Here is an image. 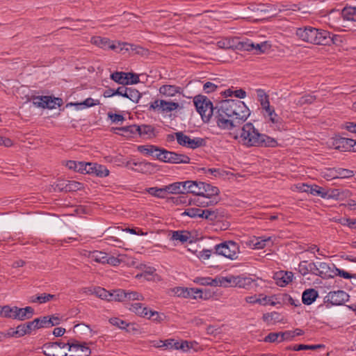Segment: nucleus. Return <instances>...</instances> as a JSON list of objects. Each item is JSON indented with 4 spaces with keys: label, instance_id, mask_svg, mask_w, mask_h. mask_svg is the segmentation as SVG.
<instances>
[{
    "label": "nucleus",
    "instance_id": "680f3d73",
    "mask_svg": "<svg viewBox=\"0 0 356 356\" xmlns=\"http://www.w3.org/2000/svg\"><path fill=\"white\" fill-rule=\"evenodd\" d=\"M55 298V295L42 293L38 295V302L42 304L49 302Z\"/></svg>",
    "mask_w": 356,
    "mask_h": 356
},
{
    "label": "nucleus",
    "instance_id": "bb28decb",
    "mask_svg": "<svg viewBox=\"0 0 356 356\" xmlns=\"http://www.w3.org/2000/svg\"><path fill=\"white\" fill-rule=\"evenodd\" d=\"M309 193L315 195V196H319L324 199H330L333 197V195L330 194L329 191H326L325 188L313 184L311 185L310 189H309Z\"/></svg>",
    "mask_w": 356,
    "mask_h": 356
},
{
    "label": "nucleus",
    "instance_id": "69168bd1",
    "mask_svg": "<svg viewBox=\"0 0 356 356\" xmlns=\"http://www.w3.org/2000/svg\"><path fill=\"white\" fill-rule=\"evenodd\" d=\"M281 342L284 341L291 340L293 338L294 334L292 331L288 330L285 332H280Z\"/></svg>",
    "mask_w": 356,
    "mask_h": 356
},
{
    "label": "nucleus",
    "instance_id": "de8ad7c7",
    "mask_svg": "<svg viewBox=\"0 0 356 356\" xmlns=\"http://www.w3.org/2000/svg\"><path fill=\"white\" fill-rule=\"evenodd\" d=\"M264 116L266 118H268L269 121H270L273 124H278L280 122V118L275 113L274 108L270 109L269 111L264 112Z\"/></svg>",
    "mask_w": 356,
    "mask_h": 356
},
{
    "label": "nucleus",
    "instance_id": "dca6fc26",
    "mask_svg": "<svg viewBox=\"0 0 356 356\" xmlns=\"http://www.w3.org/2000/svg\"><path fill=\"white\" fill-rule=\"evenodd\" d=\"M326 298L332 305H341L348 300L349 296L345 291L338 290L329 292Z\"/></svg>",
    "mask_w": 356,
    "mask_h": 356
},
{
    "label": "nucleus",
    "instance_id": "a19ab883",
    "mask_svg": "<svg viewBox=\"0 0 356 356\" xmlns=\"http://www.w3.org/2000/svg\"><path fill=\"white\" fill-rule=\"evenodd\" d=\"M111 301L123 302L126 300V291L123 289L113 290L111 292Z\"/></svg>",
    "mask_w": 356,
    "mask_h": 356
},
{
    "label": "nucleus",
    "instance_id": "72a5a7b5",
    "mask_svg": "<svg viewBox=\"0 0 356 356\" xmlns=\"http://www.w3.org/2000/svg\"><path fill=\"white\" fill-rule=\"evenodd\" d=\"M119 51H122V50H125L127 51H135L136 54H141L144 49L138 45H135L133 44L127 43V42H118Z\"/></svg>",
    "mask_w": 356,
    "mask_h": 356
},
{
    "label": "nucleus",
    "instance_id": "79ce46f5",
    "mask_svg": "<svg viewBox=\"0 0 356 356\" xmlns=\"http://www.w3.org/2000/svg\"><path fill=\"white\" fill-rule=\"evenodd\" d=\"M201 209L196 207H188L184 209V211L181 213V216H187L191 218H195L197 217H200Z\"/></svg>",
    "mask_w": 356,
    "mask_h": 356
},
{
    "label": "nucleus",
    "instance_id": "6e6d98bb",
    "mask_svg": "<svg viewBox=\"0 0 356 356\" xmlns=\"http://www.w3.org/2000/svg\"><path fill=\"white\" fill-rule=\"evenodd\" d=\"M214 254V248L213 250H209V249H203L202 251L199 252L198 258L200 260H207L209 259L211 256H213Z\"/></svg>",
    "mask_w": 356,
    "mask_h": 356
},
{
    "label": "nucleus",
    "instance_id": "473e14b6",
    "mask_svg": "<svg viewBox=\"0 0 356 356\" xmlns=\"http://www.w3.org/2000/svg\"><path fill=\"white\" fill-rule=\"evenodd\" d=\"M129 74L130 72H115L111 74V79L119 84L128 85Z\"/></svg>",
    "mask_w": 356,
    "mask_h": 356
},
{
    "label": "nucleus",
    "instance_id": "f8f14e48",
    "mask_svg": "<svg viewBox=\"0 0 356 356\" xmlns=\"http://www.w3.org/2000/svg\"><path fill=\"white\" fill-rule=\"evenodd\" d=\"M122 129L130 131L132 134H138L140 136H146L148 138L156 136L154 127L149 124H134L127 127H124Z\"/></svg>",
    "mask_w": 356,
    "mask_h": 356
},
{
    "label": "nucleus",
    "instance_id": "774afa93",
    "mask_svg": "<svg viewBox=\"0 0 356 356\" xmlns=\"http://www.w3.org/2000/svg\"><path fill=\"white\" fill-rule=\"evenodd\" d=\"M121 263V260L118 258L113 257V256H108L107 257V259L106 261V264H110L113 266H117L120 265Z\"/></svg>",
    "mask_w": 356,
    "mask_h": 356
},
{
    "label": "nucleus",
    "instance_id": "6ab92c4d",
    "mask_svg": "<svg viewBox=\"0 0 356 356\" xmlns=\"http://www.w3.org/2000/svg\"><path fill=\"white\" fill-rule=\"evenodd\" d=\"M87 174L98 177H106L109 175V170L103 165L97 163H88Z\"/></svg>",
    "mask_w": 356,
    "mask_h": 356
},
{
    "label": "nucleus",
    "instance_id": "5701e85b",
    "mask_svg": "<svg viewBox=\"0 0 356 356\" xmlns=\"http://www.w3.org/2000/svg\"><path fill=\"white\" fill-rule=\"evenodd\" d=\"M318 276L323 278L334 277L333 270L334 268V264H329L326 262H318Z\"/></svg>",
    "mask_w": 356,
    "mask_h": 356
},
{
    "label": "nucleus",
    "instance_id": "8fccbe9b",
    "mask_svg": "<svg viewBox=\"0 0 356 356\" xmlns=\"http://www.w3.org/2000/svg\"><path fill=\"white\" fill-rule=\"evenodd\" d=\"M209 220H214L217 218V213L210 209H201L200 217Z\"/></svg>",
    "mask_w": 356,
    "mask_h": 356
},
{
    "label": "nucleus",
    "instance_id": "58836bf2",
    "mask_svg": "<svg viewBox=\"0 0 356 356\" xmlns=\"http://www.w3.org/2000/svg\"><path fill=\"white\" fill-rule=\"evenodd\" d=\"M194 282L202 286H218L216 278L213 279L210 277H198L195 278Z\"/></svg>",
    "mask_w": 356,
    "mask_h": 356
},
{
    "label": "nucleus",
    "instance_id": "0e129e2a",
    "mask_svg": "<svg viewBox=\"0 0 356 356\" xmlns=\"http://www.w3.org/2000/svg\"><path fill=\"white\" fill-rule=\"evenodd\" d=\"M217 87L218 86L215 83L208 81L204 84L203 90L206 93H210L214 92L216 90Z\"/></svg>",
    "mask_w": 356,
    "mask_h": 356
},
{
    "label": "nucleus",
    "instance_id": "4be33fe9",
    "mask_svg": "<svg viewBox=\"0 0 356 356\" xmlns=\"http://www.w3.org/2000/svg\"><path fill=\"white\" fill-rule=\"evenodd\" d=\"M271 241V237L253 236L246 241V245L252 249L261 250L266 246V243Z\"/></svg>",
    "mask_w": 356,
    "mask_h": 356
},
{
    "label": "nucleus",
    "instance_id": "c9c22d12",
    "mask_svg": "<svg viewBox=\"0 0 356 356\" xmlns=\"http://www.w3.org/2000/svg\"><path fill=\"white\" fill-rule=\"evenodd\" d=\"M190 238V233L186 231H174L172 232L171 239L179 241L181 243L187 242Z\"/></svg>",
    "mask_w": 356,
    "mask_h": 356
},
{
    "label": "nucleus",
    "instance_id": "bf43d9fd",
    "mask_svg": "<svg viewBox=\"0 0 356 356\" xmlns=\"http://www.w3.org/2000/svg\"><path fill=\"white\" fill-rule=\"evenodd\" d=\"M270 46L267 42L254 44V50L257 53H264Z\"/></svg>",
    "mask_w": 356,
    "mask_h": 356
},
{
    "label": "nucleus",
    "instance_id": "c756f323",
    "mask_svg": "<svg viewBox=\"0 0 356 356\" xmlns=\"http://www.w3.org/2000/svg\"><path fill=\"white\" fill-rule=\"evenodd\" d=\"M108 254L104 252L95 250L90 252L88 254V258L91 261L106 264Z\"/></svg>",
    "mask_w": 356,
    "mask_h": 356
},
{
    "label": "nucleus",
    "instance_id": "2f4dec72",
    "mask_svg": "<svg viewBox=\"0 0 356 356\" xmlns=\"http://www.w3.org/2000/svg\"><path fill=\"white\" fill-rule=\"evenodd\" d=\"M253 282L254 280L250 277L237 275L236 276L235 287L248 289L252 286Z\"/></svg>",
    "mask_w": 356,
    "mask_h": 356
},
{
    "label": "nucleus",
    "instance_id": "ea45409f",
    "mask_svg": "<svg viewBox=\"0 0 356 356\" xmlns=\"http://www.w3.org/2000/svg\"><path fill=\"white\" fill-rule=\"evenodd\" d=\"M92 293L95 294L98 298H99L102 300L111 301V291L106 290L104 288L95 287V288H94Z\"/></svg>",
    "mask_w": 356,
    "mask_h": 356
},
{
    "label": "nucleus",
    "instance_id": "f257e3e1",
    "mask_svg": "<svg viewBox=\"0 0 356 356\" xmlns=\"http://www.w3.org/2000/svg\"><path fill=\"white\" fill-rule=\"evenodd\" d=\"M233 138L245 147H269L278 145L277 141L266 134H260L254 126L248 122L243 124L238 134H233Z\"/></svg>",
    "mask_w": 356,
    "mask_h": 356
},
{
    "label": "nucleus",
    "instance_id": "393cba45",
    "mask_svg": "<svg viewBox=\"0 0 356 356\" xmlns=\"http://www.w3.org/2000/svg\"><path fill=\"white\" fill-rule=\"evenodd\" d=\"M235 49L240 51H254V43L249 39L240 40L235 38Z\"/></svg>",
    "mask_w": 356,
    "mask_h": 356
},
{
    "label": "nucleus",
    "instance_id": "052dcab7",
    "mask_svg": "<svg viewBox=\"0 0 356 356\" xmlns=\"http://www.w3.org/2000/svg\"><path fill=\"white\" fill-rule=\"evenodd\" d=\"M1 311L2 312V316L3 317L13 318V315H14L13 307H10L8 305L3 306L1 307Z\"/></svg>",
    "mask_w": 356,
    "mask_h": 356
},
{
    "label": "nucleus",
    "instance_id": "9b49d317",
    "mask_svg": "<svg viewBox=\"0 0 356 356\" xmlns=\"http://www.w3.org/2000/svg\"><path fill=\"white\" fill-rule=\"evenodd\" d=\"M33 104L37 107L53 109L56 106H60L63 100L60 98H53L49 96H36L33 98Z\"/></svg>",
    "mask_w": 356,
    "mask_h": 356
},
{
    "label": "nucleus",
    "instance_id": "423d86ee",
    "mask_svg": "<svg viewBox=\"0 0 356 356\" xmlns=\"http://www.w3.org/2000/svg\"><path fill=\"white\" fill-rule=\"evenodd\" d=\"M240 253L239 245L234 241H225L214 246V254L230 260L238 259Z\"/></svg>",
    "mask_w": 356,
    "mask_h": 356
},
{
    "label": "nucleus",
    "instance_id": "412c9836",
    "mask_svg": "<svg viewBox=\"0 0 356 356\" xmlns=\"http://www.w3.org/2000/svg\"><path fill=\"white\" fill-rule=\"evenodd\" d=\"M159 92L165 97H173L177 94H181L183 88L175 85L164 84L159 87Z\"/></svg>",
    "mask_w": 356,
    "mask_h": 356
},
{
    "label": "nucleus",
    "instance_id": "b1692460",
    "mask_svg": "<svg viewBox=\"0 0 356 356\" xmlns=\"http://www.w3.org/2000/svg\"><path fill=\"white\" fill-rule=\"evenodd\" d=\"M163 148L154 145H139L137 149L139 152L148 156H154L157 160V155L162 151Z\"/></svg>",
    "mask_w": 356,
    "mask_h": 356
},
{
    "label": "nucleus",
    "instance_id": "37998d69",
    "mask_svg": "<svg viewBox=\"0 0 356 356\" xmlns=\"http://www.w3.org/2000/svg\"><path fill=\"white\" fill-rule=\"evenodd\" d=\"M42 353L46 356H62V354L58 353V350L54 348L51 343H47L42 346Z\"/></svg>",
    "mask_w": 356,
    "mask_h": 356
},
{
    "label": "nucleus",
    "instance_id": "39448f33",
    "mask_svg": "<svg viewBox=\"0 0 356 356\" xmlns=\"http://www.w3.org/2000/svg\"><path fill=\"white\" fill-rule=\"evenodd\" d=\"M193 103L204 121H209L212 116L214 117L216 108H213L211 101L207 97L202 95H196L193 98Z\"/></svg>",
    "mask_w": 356,
    "mask_h": 356
},
{
    "label": "nucleus",
    "instance_id": "2eb2a0df",
    "mask_svg": "<svg viewBox=\"0 0 356 356\" xmlns=\"http://www.w3.org/2000/svg\"><path fill=\"white\" fill-rule=\"evenodd\" d=\"M91 42L104 49H111L116 51H119L120 46H118V42H112L107 38L94 36L91 38Z\"/></svg>",
    "mask_w": 356,
    "mask_h": 356
},
{
    "label": "nucleus",
    "instance_id": "cd10ccee",
    "mask_svg": "<svg viewBox=\"0 0 356 356\" xmlns=\"http://www.w3.org/2000/svg\"><path fill=\"white\" fill-rule=\"evenodd\" d=\"M129 309L138 316L145 318L147 315L149 308L140 302H134L129 305Z\"/></svg>",
    "mask_w": 356,
    "mask_h": 356
},
{
    "label": "nucleus",
    "instance_id": "f3484780",
    "mask_svg": "<svg viewBox=\"0 0 356 356\" xmlns=\"http://www.w3.org/2000/svg\"><path fill=\"white\" fill-rule=\"evenodd\" d=\"M341 23L343 27H348L350 23L354 24L356 18V7L346 6L341 10Z\"/></svg>",
    "mask_w": 356,
    "mask_h": 356
},
{
    "label": "nucleus",
    "instance_id": "ddd939ff",
    "mask_svg": "<svg viewBox=\"0 0 356 356\" xmlns=\"http://www.w3.org/2000/svg\"><path fill=\"white\" fill-rule=\"evenodd\" d=\"M356 145V140L348 138L336 136L332 138V147L341 152L350 151Z\"/></svg>",
    "mask_w": 356,
    "mask_h": 356
},
{
    "label": "nucleus",
    "instance_id": "a18cd8bd",
    "mask_svg": "<svg viewBox=\"0 0 356 356\" xmlns=\"http://www.w3.org/2000/svg\"><path fill=\"white\" fill-rule=\"evenodd\" d=\"M181 184L179 181L174 182L169 185L165 186L168 194H181Z\"/></svg>",
    "mask_w": 356,
    "mask_h": 356
},
{
    "label": "nucleus",
    "instance_id": "aec40b11",
    "mask_svg": "<svg viewBox=\"0 0 356 356\" xmlns=\"http://www.w3.org/2000/svg\"><path fill=\"white\" fill-rule=\"evenodd\" d=\"M14 315H13V319H17L19 321H24L30 319L34 314V309L31 307H26L24 308H19L17 307H13Z\"/></svg>",
    "mask_w": 356,
    "mask_h": 356
},
{
    "label": "nucleus",
    "instance_id": "7ed1b4c3",
    "mask_svg": "<svg viewBox=\"0 0 356 356\" xmlns=\"http://www.w3.org/2000/svg\"><path fill=\"white\" fill-rule=\"evenodd\" d=\"M295 35L298 40L312 44L329 45L334 42V35L326 30L317 29L311 26L296 28Z\"/></svg>",
    "mask_w": 356,
    "mask_h": 356
},
{
    "label": "nucleus",
    "instance_id": "4d7b16f0",
    "mask_svg": "<svg viewBox=\"0 0 356 356\" xmlns=\"http://www.w3.org/2000/svg\"><path fill=\"white\" fill-rule=\"evenodd\" d=\"M109 322L114 326H116L120 329H126L128 324L123 320L118 318H111L109 319Z\"/></svg>",
    "mask_w": 356,
    "mask_h": 356
},
{
    "label": "nucleus",
    "instance_id": "49530a36",
    "mask_svg": "<svg viewBox=\"0 0 356 356\" xmlns=\"http://www.w3.org/2000/svg\"><path fill=\"white\" fill-rule=\"evenodd\" d=\"M163 314H159L156 311H153L149 309L147 312V315L145 318L152 320L154 323H161L163 318H162Z\"/></svg>",
    "mask_w": 356,
    "mask_h": 356
},
{
    "label": "nucleus",
    "instance_id": "4468645a",
    "mask_svg": "<svg viewBox=\"0 0 356 356\" xmlns=\"http://www.w3.org/2000/svg\"><path fill=\"white\" fill-rule=\"evenodd\" d=\"M115 93H117L118 95L126 97L135 103H137L142 97L138 90L124 86L118 87L117 90H115Z\"/></svg>",
    "mask_w": 356,
    "mask_h": 356
},
{
    "label": "nucleus",
    "instance_id": "5fc2aeb1",
    "mask_svg": "<svg viewBox=\"0 0 356 356\" xmlns=\"http://www.w3.org/2000/svg\"><path fill=\"white\" fill-rule=\"evenodd\" d=\"M298 270L302 275H307L309 273V262L308 261H300Z\"/></svg>",
    "mask_w": 356,
    "mask_h": 356
},
{
    "label": "nucleus",
    "instance_id": "e2e57ef3",
    "mask_svg": "<svg viewBox=\"0 0 356 356\" xmlns=\"http://www.w3.org/2000/svg\"><path fill=\"white\" fill-rule=\"evenodd\" d=\"M108 117L112 121V122H114V123H118L119 122H123L124 120V116L120 114L108 113Z\"/></svg>",
    "mask_w": 356,
    "mask_h": 356
},
{
    "label": "nucleus",
    "instance_id": "c85d7f7f",
    "mask_svg": "<svg viewBox=\"0 0 356 356\" xmlns=\"http://www.w3.org/2000/svg\"><path fill=\"white\" fill-rule=\"evenodd\" d=\"M318 294L317 291L314 289L305 290L302 293V300L305 305H309L312 304L318 297Z\"/></svg>",
    "mask_w": 356,
    "mask_h": 356
},
{
    "label": "nucleus",
    "instance_id": "f03ea898",
    "mask_svg": "<svg viewBox=\"0 0 356 356\" xmlns=\"http://www.w3.org/2000/svg\"><path fill=\"white\" fill-rule=\"evenodd\" d=\"M189 186V193L197 196L189 200L190 205L194 204L197 207H207L218 202V188L198 180H191Z\"/></svg>",
    "mask_w": 356,
    "mask_h": 356
},
{
    "label": "nucleus",
    "instance_id": "e433bc0d",
    "mask_svg": "<svg viewBox=\"0 0 356 356\" xmlns=\"http://www.w3.org/2000/svg\"><path fill=\"white\" fill-rule=\"evenodd\" d=\"M100 102L99 99H94L91 97L86 99L83 102L71 104L76 107L77 109H81L83 108H89L96 105H99Z\"/></svg>",
    "mask_w": 356,
    "mask_h": 356
},
{
    "label": "nucleus",
    "instance_id": "338daca9",
    "mask_svg": "<svg viewBox=\"0 0 356 356\" xmlns=\"http://www.w3.org/2000/svg\"><path fill=\"white\" fill-rule=\"evenodd\" d=\"M106 240L108 244L113 246L121 247V245L123 244L122 241L114 236H111Z\"/></svg>",
    "mask_w": 356,
    "mask_h": 356
},
{
    "label": "nucleus",
    "instance_id": "603ef678",
    "mask_svg": "<svg viewBox=\"0 0 356 356\" xmlns=\"http://www.w3.org/2000/svg\"><path fill=\"white\" fill-rule=\"evenodd\" d=\"M266 343H280V332H270L263 339Z\"/></svg>",
    "mask_w": 356,
    "mask_h": 356
},
{
    "label": "nucleus",
    "instance_id": "6e6552de",
    "mask_svg": "<svg viewBox=\"0 0 356 356\" xmlns=\"http://www.w3.org/2000/svg\"><path fill=\"white\" fill-rule=\"evenodd\" d=\"M180 108L178 102L167 101L165 99H156L149 104V110H152L161 115H168L172 111Z\"/></svg>",
    "mask_w": 356,
    "mask_h": 356
},
{
    "label": "nucleus",
    "instance_id": "20e7f679",
    "mask_svg": "<svg viewBox=\"0 0 356 356\" xmlns=\"http://www.w3.org/2000/svg\"><path fill=\"white\" fill-rule=\"evenodd\" d=\"M235 99H225L216 107L214 120L217 126L225 130H231L234 127V110L236 108Z\"/></svg>",
    "mask_w": 356,
    "mask_h": 356
},
{
    "label": "nucleus",
    "instance_id": "13d9d810",
    "mask_svg": "<svg viewBox=\"0 0 356 356\" xmlns=\"http://www.w3.org/2000/svg\"><path fill=\"white\" fill-rule=\"evenodd\" d=\"M333 270H334L333 271V274H334V276H340V277H343L345 279H349V278L355 277L354 275H350L349 273H348V272H346V271H345L343 270L337 268L335 266H334Z\"/></svg>",
    "mask_w": 356,
    "mask_h": 356
},
{
    "label": "nucleus",
    "instance_id": "c03bdc74",
    "mask_svg": "<svg viewBox=\"0 0 356 356\" xmlns=\"http://www.w3.org/2000/svg\"><path fill=\"white\" fill-rule=\"evenodd\" d=\"M316 98L314 96L311 95H305L295 100V103L298 106H303L305 104H312L315 101Z\"/></svg>",
    "mask_w": 356,
    "mask_h": 356
},
{
    "label": "nucleus",
    "instance_id": "a878e982",
    "mask_svg": "<svg viewBox=\"0 0 356 356\" xmlns=\"http://www.w3.org/2000/svg\"><path fill=\"white\" fill-rule=\"evenodd\" d=\"M293 274L291 272L280 271L276 274L277 284L280 286H285L292 282Z\"/></svg>",
    "mask_w": 356,
    "mask_h": 356
},
{
    "label": "nucleus",
    "instance_id": "09e8293b",
    "mask_svg": "<svg viewBox=\"0 0 356 356\" xmlns=\"http://www.w3.org/2000/svg\"><path fill=\"white\" fill-rule=\"evenodd\" d=\"M49 316H43L42 318H38L33 320L35 327L38 330L42 327H50L49 326Z\"/></svg>",
    "mask_w": 356,
    "mask_h": 356
},
{
    "label": "nucleus",
    "instance_id": "864d4df0",
    "mask_svg": "<svg viewBox=\"0 0 356 356\" xmlns=\"http://www.w3.org/2000/svg\"><path fill=\"white\" fill-rule=\"evenodd\" d=\"M144 297L142 294L131 291H126V300H143Z\"/></svg>",
    "mask_w": 356,
    "mask_h": 356
},
{
    "label": "nucleus",
    "instance_id": "3c124183",
    "mask_svg": "<svg viewBox=\"0 0 356 356\" xmlns=\"http://www.w3.org/2000/svg\"><path fill=\"white\" fill-rule=\"evenodd\" d=\"M324 348V345L317 344V345H305V344H299L295 345L292 350L295 351H299L302 350H316L318 348Z\"/></svg>",
    "mask_w": 356,
    "mask_h": 356
},
{
    "label": "nucleus",
    "instance_id": "7c9ffc66",
    "mask_svg": "<svg viewBox=\"0 0 356 356\" xmlns=\"http://www.w3.org/2000/svg\"><path fill=\"white\" fill-rule=\"evenodd\" d=\"M218 286L235 287L236 276L229 275L226 277H220L216 278Z\"/></svg>",
    "mask_w": 356,
    "mask_h": 356
},
{
    "label": "nucleus",
    "instance_id": "f704fd0d",
    "mask_svg": "<svg viewBox=\"0 0 356 356\" xmlns=\"http://www.w3.org/2000/svg\"><path fill=\"white\" fill-rule=\"evenodd\" d=\"M218 48L223 49H235V38H226L217 42Z\"/></svg>",
    "mask_w": 356,
    "mask_h": 356
},
{
    "label": "nucleus",
    "instance_id": "9d476101",
    "mask_svg": "<svg viewBox=\"0 0 356 356\" xmlns=\"http://www.w3.org/2000/svg\"><path fill=\"white\" fill-rule=\"evenodd\" d=\"M234 104L236 108L234 110V122L236 127L246 121L250 112L245 103L239 99H235Z\"/></svg>",
    "mask_w": 356,
    "mask_h": 356
},
{
    "label": "nucleus",
    "instance_id": "4c0bfd02",
    "mask_svg": "<svg viewBox=\"0 0 356 356\" xmlns=\"http://www.w3.org/2000/svg\"><path fill=\"white\" fill-rule=\"evenodd\" d=\"M147 192L154 196L159 198H164L165 197L166 195L168 194L165 186H163L162 188H158V187H151L148 188L147 189Z\"/></svg>",
    "mask_w": 356,
    "mask_h": 356
},
{
    "label": "nucleus",
    "instance_id": "a211bd4d",
    "mask_svg": "<svg viewBox=\"0 0 356 356\" xmlns=\"http://www.w3.org/2000/svg\"><path fill=\"white\" fill-rule=\"evenodd\" d=\"M175 293L178 297L196 299L202 297V291L194 288L177 287L175 289Z\"/></svg>",
    "mask_w": 356,
    "mask_h": 356
},
{
    "label": "nucleus",
    "instance_id": "0eeeda50",
    "mask_svg": "<svg viewBox=\"0 0 356 356\" xmlns=\"http://www.w3.org/2000/svg\"><path fill=\"white\" fill-rule=\"evenodd\" d=\"M157 160L163 163L171 164H188L191 163V158L185 154L169 151L164 148L157 155Z\"/></svg>",
    "mask_w": 356,
    "mask_h": 356
},
{
    "label": "nucleus",
    "instance_id": "1a4fd4ad",
    "mask_svg": "<svg viewBox=\"0 0 356 356\" xmlns=\"http://www.w3.org/2000/svg\"><path fill=\"white\" fill-rule=\"evenodd\" d=\"M177 143L179 145L191 149H196L204 145V140L202 138H193L184 134L181 131L175 133Z\"/></svg>",
    "mask_w": 356,
    "mask_h": 356
}]
</instances>
